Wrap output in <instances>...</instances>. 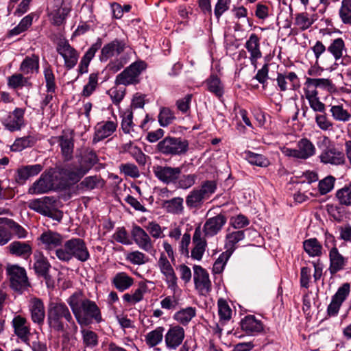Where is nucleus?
<instances>
[{
	"label": "nucleus",
	"instance_id": "obj_1",
	"mask_svg": "<svg viewBox=\"0 0 351 351\" xmlns=\"http://www.w3.org/2000/svg\"><path fill=\"white\" fill-rule=\"evenodd\" d=\"M66 301L75 319L81 327L88 326L94 322L99 324L104 321L98 305L95 301L86 298L82 292H74Z\"/></svg>",
	"mask_w": 351,
	"mask_h": 351
},
{
	"label": "nucleus",
	"instance_id": "obj_2",
	"mask_svg": "<svg viewBox=\"0 0 351 351\" xmlns=\"http://www.w3.org/2000/svg\"><path fill=\"white\" fill-rule=\"evenodd\" d=\"M47 319L49 327L56 332L66 331L69 324L77 329L71 312L64 302H50L47 308Z\"/></svg>",
	"mask_w": 351,
	"mask_h": 351
},
{
	"label": "nucleus",
	"instance_id": "obj_3",
	"mask_svg": "<svg viewBox=\"0 0 351 351\" xmlns=\"http://www.w3.org/2000/svg\"><path fill=\"white\" fill-rule=\"evenodd\" d=\"M56 257L61 261L69 263L75 258L84 263L90 258L87 245L81 238H71L64 243V245L55 251Z\"/></svg>",
	"mask_w": 351,
	"mask_h": 351
},
{
	"label": "nucleus",
	"instance_id": "obj_4",
	"mask_svg": "<svg viewBox=\"0 0 351 351\" xmlns=\"http://www.w3.org/2000/svg\"><path fill=\"white\" fill-rule=\"evenodd\" d=\"M215 180H205L199 188L193 189L186 197V204L189 208H199L205 200L209 199L217 190Z\"/></svg>",
	"mask_w": 351,
	"mask_h": 351
},
{
	"label": "nucleus",
	"instance_id": "obj_5",
	"mask_svg": "<svg viewBox=\"0 0 351 351\" xmlns=\"http://www.w3.org/2000/svg\"><path fill=\"white\" fill-rule=\"evenodd\" d=\"M147 66L146 62L143 60L132 63L116 76L115 84L124 86L138 84L140 75L147 69Z\"/></svg>",
	"mask_w": 351,
	"mask_h": 351
},
{
	"label": "nucleus",
	"instance_id": "obj_6",
	"mask_svg": "<svg viewBox=\"0 0 351 351\" xmlns=\"http://www.w3.org/2000/svg\"><path fill=\"white\" fill-rule=\"evenodd\" d=\"M156 149L165 156H180L187 152L189 143L181 138L167 136L158 142Z\"/></svg>",
	"mask_w": 351,
	"mask_h": 351
},
{
	"label": "nucleus",
	"instance_id": "obj_7",
	"mask_svg": "<svg viewBox=\"0 0 351 351\" xmlns=\"http://www.w3.org/2000/svg\"><path fill=\"white\" fill-rule=\"evenodd\" d=\"M49 142L51 145L58 144L64 160L69 161L73 158L74 151V132L73 130H64L60 135L51 137Z\"/></svg>",
	"mask_w": 351,
	"mask_h": 351
},
{
	"label": "nucleus",
	"instance_id": "obj_8",
	"mask_svg": "<svg viewBox=\"0 0 351 351\" xmlns=\"http://www.w3.org/2000/svg\"><path fill=\"white\" fill-rule=\"evenodd\" d=\"M321 143L325 147L319 156L322 162L334 165H339L345 162L344 154L335 147L328 136H324Z\"/></svg>",
	"mask_w": 351,
	"mask_h": 351
},
{
	"label": "nucleus",
	"instance_id": "obj_9",
	"mask_svg": "<svg viewBox=\"0 0 351 351\" xmlns=\"http://www.w3.org/2000/svg\"><path fill=\"white\" fill-rule=\"evenodd\" d=\"M282 152L288 157L306 160L316 154V147L308 138H302L297 142L295 148H284Z\"/></svg>",
	"mask_w": 351,
	"mask_h": 351
},
{
	"label": "nucleus",
	"instance_id": "obj_10",
	"mask_svg": "<svg viewBox=\"0 0 351 351\" xmlns=\"http://www.w3.org/2000/svg\"><path fill=\"white\" fill-rule=\"evenodd\" d=\"M86 174L79 165L59 168L58 176L62 179L58 182V186L64 188L69 184L77 183Z\"/></svg>",
	"mask_w": 351,
	"mask_h": 351
},
{
	"label": "nucleus",
	"instance_id": "obj_11",
	"mask_svg": "<svg viewBox=\"0 0 351 351\" xmlns=\"http://www.w3.org/2000/svg\"><path fill=\"white\" fill-rule=\"evenodd\" d=\"M58 178V175L53 176L49 173H43L39 179L35 181L29 187L28 193L32 195L47 193L56 188H60L55 180Z\"/></svg>",
	"mask_w": 351,
	"mask_h": 351
},
{
	"label": "nucleus",
	"instance_id": "obj_12",
	"mask_svg": "<svg viewBox=\"0 0 351 351\" xmlns=\"http://www.w3.org/2000/svg\"><path fill=\"white\" fill-rule=\"evenodd\" d=\"M34 263L33 269L38 276L43 277L48 287L53 286V280L49 274L51 264L47 258L40 252H36L34 254Z\"/></svg>",
	"mask_w": 351,
	"mask_h": 351
},
{
	"label": "nucleus",
	"instance_id": "obj_13",
	"mask_svg": "<svg viewBox=\"0 0 351 351\" xmlns=\"http://www.w3.org/2000/svg\"><path fill=\"white\" fill-rule=\"evenodd\" d=\"M7 273L14 289L21 291L29 286L26 271L23 267L17 265H8Z\"/></svg>",
	"mask_w": 351,
	"mask_h": 351
},
{
	"label": "nucleus",
	"instance_id": "obj_14",
	"mask_svg": "<svg viewBox=\"0 0 351 351\" xmlns=\"http://www.w3.org/2000/svg\"><path fill=\"white\" fill-rule=\"evenodd\" d=\"M158 266L160 272L165 276V281L168 288L170 289L175 294L178 289V278L176 275L174 269L164 253H161L158 261Z\"/></svg>",
	"mask_w": 351,
	"mask_h": 351
},
{
	"label": "nucleus",
	"instance_id": "obj_15",
	"mask_svg": "<svg viewBox=\"0 0 351 351\" xmlns=\"http://www.w3.org/2000/svg\"><path fill=\"white\" fill-rule=\"evenodd\" d=\"M56 49L63 58L64 66L67 70H71L75 66L78 61L79 53L67 40L60 42Z\"/></svg>",
	"mask_w": 351,
	"mask_h": 351
},
{
	"label": "nucleus",
	"instance_id": "obj_16",
	"mask_svg": "<svg viewBox=\"0 0 351 351\" xmlns=\"http://www.w3.org/2000/svg\"><path fill=\"white\" fill-rule=\"evenodd\" d=\"M350 292V285L348 282L343 283L339 287L328 306L327 313L329 316L334 317L338 314L342 304L348 297Z\"/></svg>",
	"mask_w": 351,
	"mask_h": 351
},
{
	"label": "nucleus",
	"instance_id": "obj_17",
	"mask_svg": "<svg viewBox=\"0 0 351 351\" xmlns=\"http://www.w3.org/2000/svg\"><path fill=\"white\" fill-rule=\"evenodd\" d=\"M185 337L184 329L179 326H170L165 334V346L169 350H176L182 342Z\"/></svg>",
	"mask_w": 351,
	"mask_h": 351
},
{
	"label": "nucleus",
	"instance_id": "obj_18",
	"mask_svg": "<svg viewBox=\"0 0 351 351\" xmlns=\"http://www.w3.org/2000/svg\"><path fill=\"white\" fill-rule=\"evenodd\" d=\"M25 109L16 108L2 120V124L11 132L20 131L25 126Z\"/></svg>",
	"mask_w": 351,
	"mask_h": 351
},
{
	"label": "nucleus",
	"instance_id": "obj_19",
	"mask_svg": "<svg viewBox=\"0 0 351 351\" xmlns=\"http://www.w3.org/2000/svg\"><path fill=\"white\" fill-rule=\"evenodd\" d=\"M131 235L134 243L143 251L152 254L155 252L154 242L148 233L138 226H134Z\"/></svg>",
	"mask_w": 351,
	"mask_h": 351
},
{
	"label": "nucleus",
	"instance_id": "obj_20",
	"mask_svg": "<svg viewBox=\"0 0 351 351\" xmlns=\"http://www.w3.org/2000/svg\"><path fill=\"white\" fill-rule=\"evenodd\" d=\"M153 172L160 181L169 184L177 182L182 173V167L157 165L153 167Z\"/></svg>",
	"mask_w": 351,
	"mask_h": 351
},
{
	"label": "nucleus",
	"instance_id": "obj_21",
	"mask_svg": "<svg viewBox=\"0 0 351 351\" xmlns=\"http://www.w3.org/2000/svg\"><path fill=\"white\" fill-rule=\"evenodd\" d=\"M56 200L53 197H44L29 201L28 207L44 216L52 217Z\"/></svg>",
	"mask_w": 351,
	"mask_h": 351
},
{
	"label": "nucleus",
	"instance_id": "obj_22",
	"mask_svg": "<svg viewBox=\"0 0 351 351\" xmlns=\"http://www.w3.org/2000/svg\"><path fill=\"white\" fill-rule=\"evenodd\" d=\"M193 271L195 288L202 295L208 293L211 290V282L209 279L208 273L199 265H195Z\"/></svg>",
	"mask_w": 351,
	"mask_h": 351
},
{
	"label": "nucleus",
	"instance_id": "obj_23",
	"mask_svg": "<svg viewBox=\"0 0 351 351\" xmlns=\"http://www.w3.org/2000/svg\"><path fill=\"white\" fill-rule=\"evenodd\" d=\"M227 218L224 214L219 213L215 217L208 219L203 226L202 231L206 237H213L221 231L226 223Z\"/></svg>",
	"mask_w": 351,
	"mask_h": 351
},
{
	"label": "nucleus",
	"instance_id": "obj_24",
	"mask_svg": "<svg viewBox=\"0 0 351 351\" xmlns=\"http://www.w3.org/2000/svg\"><path fill=\"white\" fill-rule=\"evenodd\" d=\"M12 326L14 328V334L23 343H28L29 339L32 337L30 332V326L26 318L21 316H15L12 321Z\"/></svg>",
	"mask_w": 351,
	"mask_h": 351
},
{
	"label": "nucleus",
	"instance_id": "obj_25",
	"mask_svg": "<svg viewBox=\"0 0 351 351\" xmlns=\"http://www.w3.org/2000/svg\"><path fill=\"white\" fill-rule=\"evenodd\" d=\"M126 44L124 41L115 39L112 42L105 45L99 55L101 62H106L109 58L113 56H120L125 50Z\"/></svg>",
	"mask_w": 351,
	"mask_h": 351
},
{
	"label": "nucleus",
	"instance_id": "obj_26",
	"mask_svg": "<svg viewBox=\"0 0 351 351\" xmlns=\"http://www.w3.org/2000/svg\"><path fill=\"white\" fill-rule=\"evenodd\" d=\"M329 267L328 270L331 275H334L337 272L343 270L347 265L348 258L341 254L339 250H329Z\"/></svg>",
	"mask_w": 351,
	"mask_h": 351
},
{
	"label": "nucleus",
	"instance_id": "obj_27",
	"mask_svg": "<svg viewBox=\"0 0 351 351\" xmlns=\"http://www.w3.org/2000/svg\"><path fill=\"white\" fill-rule=\"evenodd\" d=\"M193 242L195 245L191 250V258L197 261H200L203 257L207 245L206 241L204 238L202 237L200 226H198L195 229L193 236Z\"/></svg>",
	"mask_w": 351,
	"mask_h": 351
},
{
	"label": "nucleus",
	"instance_id": "obj_28",
	"mask_svg": "<svg viewBox=\"0 0 351 351\" xmlns=\"http://www.w3.org/2000/svg\"><path fill=\"white\" fill-rule=\"evenodd\" d=\"M43 169V165L40 164L23 166L17 169L15 181L19 184H23L30 177L37 176Z\"/></svg>",
	"mask_w": 351,
	"mask_h": 351
},
{
	"label": "nucleus",
	"instance_id": "obj_29",
	"mask_svg": "<svg viewBox=\"0 0 351 351\" xmlns=\"http://www.w3.org/2000/svg\"><path fill=\"white\" fill-rule=\"evenodd\" d=\"M117 124L113 121H107L98 123L95 126V132L93 142L97 143L99 141L110 136L117 128Z\"/></svg>",
	"mask_w": 351,
	"mask_h": 351
},
{
	"label": "nucleus",
	"instance_id": "obj_30",
	"mask_svg": "<svg viewBox=\"0 0 351 351\" xmlns=\"http://www.w3.org/2000/svg\"><path fill=\"white\" fill-rule=\"evenodd\" d=\"M101 40L98 38L96 43L93 44L84 53L78 66V72L80 74L82 75L88 72L89 64L95 57L97 51L101 48Z\"/></svg>",
	"mask_w": 351,
	"mask_h": 351
},
{
	"label": "nucleus",
	"instance_id": "obj_31",
	"mask_svg": "<svg viewBox=\"0 0 351 351\" xmlns=\"http://www.w3.org/2000/svg\"><path fill=\"white\" fill-rule=\"evenodd\" d=\"M29 310L32 322L39 326L43 325L45 317V306L43 301L38 298L32 300Z\"/></svg>",
	"mask_w": 351,
	"mask_h": 351
},
{
	"label": "nucleus",
	"instance_id": "obj_32",
	"mask_svg": "<svg viewBox=\"0 0 351 351\" xmlns=\"http://www.w3.org/2000/svg\"><path fill=\"white\" fill-rule=\"evenodd\" d=\"M39 56L36 54L27 56L21 62L19 71L24 75H32L39 72Z\"/></svg>",
	"mask_w": 351,
	"mask_h": 351
},
{
	"label": "nucleus",
	"instance_id": "obj_33",
	"mask_svg": "<svg viewBox=\"0 0 351 351\" xmlns=\"http://www.w3.org/2000/svg\"><path fill=\"white\" fill-rule=\"evenodd\" d=\"M11 254L28 259L32 254V247L28 242L13 241L8 245Z\"/></svg>",
	"mask_w": 351,
	"mask_h": 351
},
{
	"label": "nucleus",
	"instance_id": "obj_34",
	"mask_svg": "<svg viewBox=\"0 0 351 351\" xmlns=\"http://www.w3.org/2000/svg\"><path fill=\"white\" fill-rule=\"evenodd\" d=\"M40 240L47 250H54L56 251V247L62 245V237L59 233L47 231L40 235Z\"/></svg>",
	"mask_w": 351,
	"mask_h": 351
},
{
	"label": "nucleus",
	"instance_id": "obj_35",
	"mask_svg": "<svg viewBox=\"0 0 351 351\" xmlns=\"http://www.w3.org/2000/svg\"><path fill=\"white\" fill-rule=\"evenodd\" d=\"M317 88L330 90L333 88V84L330 80L326 78L307 77L306 79L304 90L317 92Z\"/></svg>",
	"mask_w": 351,
	"mask_h": 351
},
{
	"label": "nucleus",
	"instance_id": "obj_36",
	"mask_svg": "<svg viewBox=\"0 0 351 351\" xmlns=\"http://www.w3.org/2000/svg\"><path fill=\"white\" fill-rule=\"evenodd\" d=\"M98 161L95 152L88 148L82 155L79 166L87 173Z\"/></svg>",
	"mask_w": 351,
	"mask_h": 351
},
{
	"label": "nucleus",
	"instance_id": "obj_37",
	"mask_svg": "<svg viewBox=\"0 0 351 351\" xmlns=\"http://www.w3.org/2000/svg\"><path fill=\"white\" fill-rule=\"evenodd\" d=\"M241 327L248 334L259 332L263 330L261 322L256 319L254 315H247L241 319Z\"/></svg>",
	"mask_w": 351,
	"mask_h": 351
},
{
	"label": "nucleus",
	"instance_id": "obj_38",
	"mask_svg": "<svg viewBox=\"0 0 351 351\" xmlns=\"http://www.w3.org/2000/svg\"><path fill=\"white\" fill-rule=\"evenodd\" d=\"M207 90L221 99L224 94V86L219 77L216 75H210L205 81Z\"/></svg>",
	"mask_w": 351,
	"mask_h": 351
},
{
	"label": "nucleus",
	"instance_id": "obj_39",
	"mask_svg": "<svg viewBox=\"0 0 351 351\" xmlns=\"http://www.w3.org/2000/svg\"><path fill=\"white\" fill-rule=\"evenodd\" d=\"M134 283V279L125 272L117 273L112 280V284L119 291L129 289Z\"/></svg>",
	"mask_w": 351,
	"mask_h": 351
},
{
	"label": "nucleus",
	"instance_id": "obj_40",
	"mask_svg": "<svg viewBox=\"0 0 351 351\" xmlns=\"http://www.w3.org/2000/svg\"><path fill=\"white\" fill-rule=\"evenodd\" d=\"M327 50L333 56L335 61L340 60L347 51L345 42L341 38L332 40L327 47Z\"/></svg>",
	"mask_w": 351,
	"mask_h": 351
},
{
	"label": "nucleus",
	"instance_id": "obj_41",
	"mask_svg": "<svg viewBox=\"0 0 351 351\" xmlns=\"http://www.w3.org/2000/svg\"><path fill=\"white\" fill-rule=\"evenodd\" d=\"M165 328L162 326H158L154 330L147 332L145 335V341L149 348H154L160 344L163 338Z\"/></svg>",
	"mask_w": 351,
	"mask_h": 351
},
{
	"label": "nucleus",
	"instance_id": "obj_42",
	"mask_svg": "<svg viewBox=\"0 0 351 351\" xmlns=\"http://www.w3.org/2000/svg\"><path fill=\"white\" fill-rule=\"evenodd\" d=\"M104 184L103 179L99 176H91L86 177L77 185V188L83 191H91L102 187Z\"/></svg>",
	"mask_w": 351,
	"mask_h": 351
},
{
	"label": "nucleus",
	"instance_id": "obj_43",
	"mask_svg": "<svg viewBox=\"0 0 351 351\" xmlns=\"http://www.w3.org/2000/svg\"><path fill=\"white\" fill-rule=\"evenodd\" d=\"M195 315V308L189 306L177 311L173 318L180 324L186 326Z\"/></svg>",
	"mask_w": 351,
	"mask_h": 351
},
{
	"label": "nucleus",
	"instance_id": "obj_44",
	"mask_svg": "<svg viewBox=\"0 0 351 351\" xmlns=\"http://www.w3.org/2000/svg\"><path fill=\"white\" fill-rule=\"evenodd\" d=\"M304 251L311 256H321L322 254V245L316 238H311L303 242Z\"/></svg>",
	"mask_w": 351,
	"mask_h": 351
},
{
	"label": "nucleus",
	"instance_id": "obj_45",
	"mask_svg": "<svg viewBox=\"0 0 351 351\" xmlns=\"http://www.w3.org/2000/svg\"><path fill=\"white\" fill-rule=\"evenodd\" d=\"M36 138L31 135L17 138L11 145L10 149L15 152H21L27 147H33L36 144Z\"/></svg>",
	"mask_w": 351,
	"mask_h": 351
},
{
	"label": "nucleus",
	"instance_id": "obj_46",
	"mask_svg": "<svg viewBox=\"0 0 351 351\" xmlns=\"http://www.w3.org/2000/svg\"><path fill=\"white\" fill-rule=\"evenodd\" d=\"M305 97L308 101L311 108L315 112H324L325 104L319 101L318 92L304 90Z\"/></svg>",
	"mask_w": 351,
	"mask_h": 351
},
{
	"label": "nucleus",
	"instance_id": "obj_47",
	"mask_svg": "<svg viewBox=\"0 0 351 351\" xmlns=\"http://www.w3.org/2000/svg\"><path fill=\"white\" fill-rule=\"evenodd\" d=\"M315 22V19L307 12H300L295 14V25L302 31L308 29Z\"/></svg>",
	"mask_w": 351,
	"mask_h": 351
},
{
	"label": "nucleus",
	"instance_id": "obj_48",
	"mask_svg": "<svg viewBox=\"0 0 351 351\" xmlns=\"http://www.w3.org/2000/svg\"><path fill=\"white\" fill-rule=\"evenodd\" d=\"M23 73H15L8 78V85L9 87L17 89L23 86H31L28 77H24Z\"/></svg>",
	"mask_w": 351,
	"mask_h": 351
},
{
	"label": "nucleus",
	"instance_id": "obj_49",
	"mask_svg": "<svg viewBox=\"0 0 351 351\" xmlns=\"http://www.w3.org/2000/svg\"><path fill=\"white\" fill-rule=\"evenodd\" d=\"M245 238V230H236L228 232L226 236V247L233 252L236 244Z\"/></svg>",
	"mask_w": 351,
	"mask_h": 351
},
{
	"label": "nucleus",
	"instance_id": "obj_50",
	"mask_svg": "<svg viewBox=\"0 0 351 351\" xmlns=\"http://www.w3.org/2000/svg\"><path fill=\"white\" fill-rule=\"evenodd\" d=\"M183 202L184 199L182 197H174L165 201V206L168 213L180 215L182 213L184 210Z\"/></svg>",
	"mask_w": 351,
	"mask_h": 351
},
{
	"label": "nucleus",
	"instance_id": "obj_51",
	"mask_svg": "<svg viewBox=\"0 0 351 351\" xmlns=\"http://www.w3.org/2000/svg\"><path fill=\"white\" fill-rule=\"evenodd\" d=\"M339 16L343 24L351 25V0L341 1Z\"/></svg>",
	"mask_w": 351,
	"mask_h": 351
},
{
	"label": "nucleus",
	"instance_id": "obj_52",
	"mask_svg": "<svg viewBox=\"0 0 351 351\" xmlns=\"http://www.w3.org/2000/svg\"><path fill=\"white\" fill-rule=\"evenodd\" d=\"M330 112L332 118L338 121L347 122L351 119V114L342 105L332 106Z\"/></svg>",
	"mask_w": 351,
	"mask_h": 351
},
{
	"label": "nucleus",
	"instance_id": "obj_53",
	"mask_svg": "<svg viewBox=\"0 0 351 351\" xmlns=\"http://www.w3.org/2000/svg\"><path fill=\"white\" fill-rule=\"evenodd\" d=\"M245 47L250 53V56L262 55L260 49V38L256 34H250L245 44Z\"/></svg>",
	"mask_w": 351,
	"mask_h": 351
},
{
	"label": "nucleus",
	"instance_id": "obj_54",
	"mask_svg": "<svg viewBox=\"0 0 351 351\" xmlns=\"http://www.w3.org/2000/svg\"><path fill=\"white\" fill-rule=\"evenodd\" d=\"M70 11V7L62 3L60 8L53 11V23L58 26L63 24Z\"/></svg>",
	"mask_w": 351,
	"mask_h": 351
},
{
	"label": "nucleus",
	"instance_id": "obj_55",
	"mask_svg": "<svg viewBox=\"0 0 351 351\" xmlns=\"http://www.w3.org/2000/svg\"><path fill=\"white\" fill-rule=\"evenodd\" d=\"M98 73H92L89 75L88 82L84 86L82 96L88 97L96 90L98 85Z\"/></svg>",
	"mask_w": 351,
	"mask_h": 351
},
{
	"label": "nucleus",
	"instance_id": "obj_56",
	"mask_svg": "<svg viewBox=\"0 0 351 351\" xmlns=\"http://www.w3.org/2000/svg\"><path fill=\"white\" fill-rule=\"evenodd\" d=\"M245 155L248 162L253 165L266 167L269 165L268 159L262 154L248 151L245 152Z\"/></svg>",
	"mask_w": 351,
	"mask_h": 351
},
{
	"label": "nucleus",
	"instance_id": "obj_57",
	"mask_svg": "<svg viewBox=\"0 0 351 351\" xmlns=\"http://www.w3.org/2000/svg\"><path fill=\"white\" fill-rule=\"evenodd\" d=\"M336 197L341 205L351 206V185L345 186L337 190Z\"/></svg>",
	"mask_w": 351,
	"mask_h": 351
},
{
	"label": "nucleus",
	"instance_id": "obj_58",
	"mask_svg": "<svg viewBox=\"0 0 351 351\" xmlns=\"http://www.w3.org/2000/svg\"><path fill=\"white\" fill-rule=\"evenodd\" d=\"M311 49L314 53L316 60V64H318L319 60H328V58L326 57L328 52L327 47L323 44L322 41L317 40L314 45L311 47Z\"/></svg>",
	"mask_w": 351,
	"mask_h": 351
},
{
	"label": "nucleus",
	"instance_id": "obj_59",
	"mask_svg": "<svg viewBox=\"0 0 351 351\" xmlns=\"http://www.w3.org/2000/svg\"><path fill=\"white\" fill-rule=\"evenodd\" d=\"M83 343L86 347L93 348L98 344V335L94 331L82 329L81 330Z\"/></svg>",
	"mask_w": 351,
	"mask_h": 351
},
{
	"label": "nucleus",
	"instance_id": "obj_60",
	"mask_svg": "<svg viewBox=\"0 0 351 351\" xmlns=\"http://www.w3.org/2000/svg\"><path fill=\"white\" fill-rule=\"evenodd\" d=\"M125 258L133 265H141L149 261V258L143 252L136 250L127 254Z\"/></svg>",
	"mask_w": 351,
	"mask_h": 351
},
{
	"label": "nucleus",
	"instance_id": "obj_61",
	"mask_svg": "<svg viewBox=\"0 0 351 351\" xmlns=\"http://www.w3.org/2000/svg\"><path fill=\"white\" fill-rule=\"evenodd\" d=\"M158 122L162 127L170 125L176 119L174 113L168 108L163 107L158 114Z\"/></svg>",
	"mask_w": 351,
	"mask_h": 351
},
{
	"label": "nucleus",
	"instance_id": "obj_62",
	"mask_svg": "<svg viewBox=\"0 0 351 351\" xmlns=\"http://www.w3.org/2000/svg\"><path fill=\"white\" fill-rule=\"evenodd\" d=\"M129 58L126 56L121 55L112 60H110L108 64L106 69L115 73L120 71L128 62Z\"/></svg>",
	"mask_w": 351,
	"mask_h": 351
},
{
	"label": "nucleus",
	"instance_id": "obj_63",
	"mask_svg": "<svg viewBox=\"0 0 351 351\" xmlns=\"http://www.w3.org/2000/svg\"><path fill=\"white\" fill-rule=\"evenodd\" d=\"M121 173L132 178H137L140 176V172L137 166L133 163H123L119 165Z\"/></svg>",
	"mask_w": 351,
	"mask_h": 351
},
{
	"label": "nucleus",
	"instance_id": "obj_64",
	"mask_svg": "<svg viewBox=\"0 0 351 351\" xmlns=\"http://www.w3.org/2000/svg\"><path fill=\"white\" fill-rule=\"evenodd\" d=\"M218 313L221 320L228 321L231 318L232 310L225 300H218Z\"/></svg>",
	"mask_w": 351,
	"mask_h": 351
}]
</instances>
